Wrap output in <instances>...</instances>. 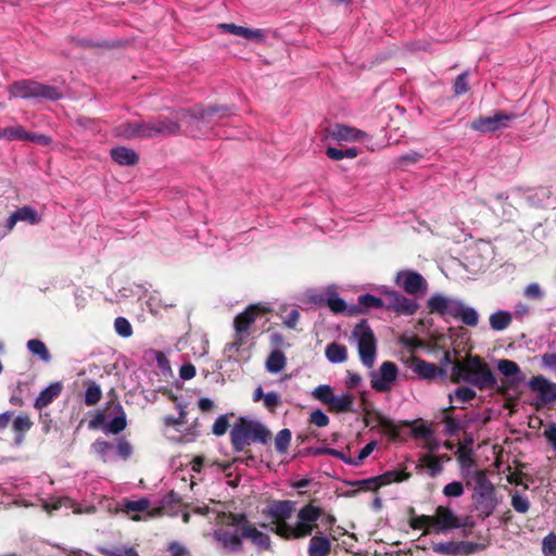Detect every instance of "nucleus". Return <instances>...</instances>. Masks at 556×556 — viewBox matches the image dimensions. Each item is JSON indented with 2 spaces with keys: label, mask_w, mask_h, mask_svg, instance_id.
Returning a JSON list of instances; mask_svg holds the SVG:
<instances>
[{
  "label": "nucleus",
  "mask_w": 556,
  "mask_h": 556,
  "mask_svg": "<svg viewBox=\"0 0 556 556\" xmlns=\"http://www.w3.org/2000/svg\"><path fill=\"white\" fill-rule=\"evenodd\" d=\"M294 511L295 502L293 501L271 502L265 510V515L271 520L269 530L283 540L293 541L306 539L316 530L319 531L317 523L319 519L327 530H331L337 522L334 515L326 513L323 507L315 505L314 501L302 506L296 514V522L290 525L288 520Z\"/></svg>",
  "instance_id": "obj_1"
},
{
  "label": "nucleus",
  "mask_w": 556,
  "mask_h": 556,
  "mask_svg": "<svg viewBox=\"0 0 556 556\" xmlns=\"http://www.w3.org/2000/svg\"><path fill=\"white\" fill-rule=\"evenodd\" d=\"M220 113V116H227L230 114V109L226 106H208L206 109H199L194 112L189 110H181L177 113L176 118L163 117L157 119H138L127 121L114 128L116 137L125 140L132 139H152L155 137H166L179 134L180 122L190 119H201L203 122H210V118L215 114Z\"/></svg>",
  "instance_id": "obj_2"
},
{
  "label": "nucleus",
  "mask_w": 556,
  "mask_h": 556,
  "mask_svg": "<svg viewBox=\"0 0 556 556\" xmlns=\"http://www.w3.org/2000/svg\"><path fill=\"white\" fill-rule=\"evenodd\" d=\"M217 520L223 527L214 531V538L225 549L241 552L243 539H249L258 551L271 548L269 535L257 530L244 513L220 511Z\"/></svg>",
  "instance_id": "obj_3"
},
{
  "label": "nucleus",
  "mask_w": 556,
  "mask_h": 556,
  "mask_svg": "<svg viewBox=\"0 0 556 556\" xmlns=\"http://www.w3.org/2000/svg\"><path fill=\"white\" fill-rule=\"evenodd\" d=\"M451 381L466 382L479 391H495L497 388V378L490 365L481 356L472 354L462 361H454Z\"/></svg>",
  "instance_id": "obj_4"
},
{
  "label": "nucleus",
  "mask_w": 556,
  "mask_h": 556,
  "mask_svg": "<svg viewBox=\"0 0 556 556\" xmlns=\"http://www.w3.org/2000/svg\"><path fill=\"white\" fill-rule=\"evenodd\" d=\"M271 438L270 431L261 422L239 417L230 431V443L235 452H242L252 442L266 444Z\"/></svg>",
  "instance_id": "obj_5"
},
{
  "label": "nucleus",
  "mask_w": 556,
  "mask_h": 556,
  "mask_svg": "<svg viewBox=\"0 0 556 556\" xmlns=\"http://www.w3.org/2000/svg\"><path fill=\"white\" fill-rule=\"evenodd\" d=\"M475 482L476 485L472 494L475 510L479 518L485 519L493 515L498 505L496 490L482 470L476 472Z\"/></svg>",
  "instance_id": "obj_6"
},
{
  "label": "nucleus",
  "mask_w": 556,
  "mask_h": 556,
  "mask_svg": "<svg viewBox=\"0 0 556 556\" xmlns=\"http://www.w3.org/2000/svg\"><path fill=\"white\" fill-rule=\"evenodd\" d=\"M11 97L21 99H45L56 101L62 92L54 86L45 85L31 79H22L12 83L8 88Z\"/></svg>",
  "instance_id": "obj_7"
},
{
  "label": "nucleus",
  "mask_w": 556,
  "mask_h": 556,
  "mask_svg": "<svg viewBox=\"0 0 556 556\" xmlns=\"http://www.w3.org/2000/svg\"><path fill=\"white\" fill-rule=\"evenodd\" d=\"M352 336L357 340V349L362 363L371 368L376 361L377 340L372 329L366 319H362L352 331Z\"/></svg>",
  "instance_id": "obj_8"
},
{
  "label": "nucleus",
  "mask_w": 556,
  "mask_h": 556,
  "mask_svg": "<svg viewBox=\"0 0 556 556\" xmlns=\"http://www.w3.org/2000/svg\"><path fill=\"white\" fill-rule=\"evenodd\" d=\"M268 312L269 308L261 304H250L242 313L238 314L233 319L235 344L241 346L256 318Z\"/></svg>",
  "instance_id": "obj_9"
},
{
  "label": "nucleus",
  "mask_w": 556,
  "mask_h": 556,
  "mask_svg": "<svg viewBox=\"0 0 556 556\" xmlns=\"http://www.w3.org/2000/svg\"><path fill=\"white\" fill-rule=\"evenodd\" d=\"M497 369L505 377L495 388V392L501 395H506L510 390L516 389L526 378L519 365L511 359H500Z\"/></svg>",
  "instance_id": "obj_10"
},
{
  "label": "nucleus",
  "mask_w": 556,
  "mask_h": 556,
  "mask_svg": "<svg viewBox=\"0 0 556 556\" xmlns=\"http://www.w3.org/2000/svg\"><path fill=\"white\" fill-rule=\"evenodd\" d=\"M517 118L515 113L496 111L492 116H479L470 123V128L480 132H495L507 128L508 124Z\"/></svg>",
  "instance_id": "obj_11"
},
{
  "label": "nucleus",
  "mask_w": 556,
  "mask_h": 556,
  "mask_svg": "<svg viewBox=\"0 0 556 556\" xmlns=\"http://www.w3.org/2000/svg\"><path fill=\"white\" fill-rule=\"evenodd\" d=\"M397 374V366L393 362H383L379 367V371L371 374V388L377 392H389L396 380Z\"/></svg>",
  "instance_id": "obj_12"
},
{
  "label": "nucleus",
  "mask_w": 556,
  "mask_h": 556,
  "mask_svg": "<svg viewBox=\"0 0 556 556\" xmlns=\"http://www.w3.org/2000/svg\"><path fill=\"white\" fill-rule=\"evenodd\" d=\"M384 307L392 309L400 315H414L419 305L415 300L408 299L397 291H387L384 293Z\"/></svg>",
  "instance_id": "obj_13"
},
{
  "label": "nucleus",
  "mask_w": 556,
  "mask_h": 556,
  "mask_svg": "<svg viewBox=\"0 0 556 556\" xmlns=\"http://www.w3.org/2000/svg\"><path fill=\"white\" fill-rule=\"evenodd\" d=\"M395 282L408 294L417 295L426 292L428 288L427 280L417 271L402 270L397 273Z\"/></svg>",
  "instance_id": "obj_14"
},
{
  "label": "nucleus",
  "mask_w": 556,
  "mask_h": 556,
  "mask_svg": "<svg viewBox=\"0 0 556 556\" xmlns=\"http://www.w3.org/2000/svg\"><path fill=\"white\" fill-rule=\"evenodd\" d=\"M432 520L434 533H444L453 529H459V518L447 506H437Z\"/></svg>",
  "instance_id": "obj_15"
},
{
  "label": "nucleus",
  "mask_w": 556,
  "mask_h": 556,
  "mask_svg": "<svg viewBox=\"0 0 556 556\" xmlns=\"http://www.w3.org/2000/svg\"><path fill=\"white\" fill-rule=\"evenodd\" d=\"M462 301L451 299L441 294H433L429 298L427 306L430 314H438L440 316L456 317L457 309L460 308Z\"/></svg>",
  "instance_id": "obj_16"
},
{
  "label": "nucleus",
  "mask_w": 556,
  "mask_h": 556,
  "mask_svg": "<svg viewBox=\"0 0 556 556\" xmlns=\"http://www.w3.org/2000/svg\"><path fill=\"white\" fill-rule=\"evenodd\" d=\"M406 364L421 379L432 380L438 377L443 378L446 376L445 369L415 355H412Z\"/></svg>",
  "instance_id": "obj_17"
},
{
  "label": "nucleus",
  "mask_w": 556,
  "mask_h": 556,
  "mask_svg": "<svg viewBox=\"0 0 556 556\" xmlns=\"http://www.w3.org/2000/svg\"><path fill=\"white\" fill-rule=\"evenodd\" d=\"M529 388L538 392L541 401L545 404L556 401V383L542 375L533 376L529 381Z\"/></svg>",
  "instance_id": "obj_18"
},
{
  "label": "nucleus",
  "mask_w": 556,
  "mask_h": 556,
  "mask_svg": "<svg viewBox=\"0 0 556 556\" xmlns=\"http://www.w3.org/2000/svg\"><path fill=\"white\" fill-rule=\"evenodd\" d=\"M112 408L115 417L105 426L104 431L113 434H118L127 427V418L123 406L116 400H111L106 403V409Z\"/></svg>",
  "instance_id": "obj_19"
},
{
  "label": "nucleus",
  "mask_w": 556,
  "mask_h": 556,
  "mask_svg": "<svg viewBox=\"0 0 556 556\" xmlns=\"http://www.w3.org/2000/svg\"><path fill=\"white\" fill-rule=\"evenodd\" d=\"M17 222H25L30 225H37L41 222V217L36 210L28 205H24L13 212L7 220L5 227L11 231Z\"/></svg>",
  "instance_id": "obj_20"
},
{
  "label": "nucleus",
  "mask_w": 556,
  "mask_h": 556,
  "mask_svg": "<svg viewBox=\"0 0 556 556\" xmlns=\"http://www.w3.org/2000/svg\"><path fill=\"white\" fill-rule=\"evenodd\" d=\"M331 553V542L327 535L320 531H315L309 539L307 546L308 556H329Z\"/></svg>",
  "instance_id": "obj_21"
},
{
  "label": "nucleus",
  "mask_w": 556,
  "mask_h": 556,
  "mask_svg": "<svg viewBox=\"0 0 556 556\" xmlns=\"http://www.w3.org/2000/svg\"><path fill=\"white\" fill-rule=\"evenodd\" d=\"M332 139L338 141H361L366 137L365 131L343 124H336L329 130Z\"/></svg>",
  "instance_id": "obj_22"
},
{
  "label": "nucleus",
  "mask_w": 556,
  "mask_h": 556,
  "mask_svg": "<svg viewBox=\"0 0 556 556\" xmlns=\"http://www.w3.org/2000/svg\"><path fill=\"white\" fill-rule=\"evenodd\" d=\"M63 386L61 382H53L45 388L35 400L34 407L42 409L50 405L62 392Z\"/></svg>",
  "instance_id": "obj_23"
},
{
  "label": "nucleus",
  "mask_w": 556,
  "mask_h": 556,
  "mask_svg": "<svg viewBox=\"0 0 556 556\" xmlns=\"http://www.w3.org/2000/svg\"><path fill=\"white\" fill-rule=\"evenodd\" d=\"M110 154L114 162L123 166H132L139 162L136 151L127 147L113 148Z\"/></svg>",
  "instance_id": "obj_24"
},
{
  "label": "nucleus",
  "mask_w": 556,
  "mask_h": 556,
  "mask_svg": "<svg viewBox=\"0 0 556 556\" xmlns=\"http://www.w3.org/2000/svg\"><path fill=\"white\" fill-rule=\"evenodd\" d=\"M354 395L351 393H343L341 395L333 394L332 401L328 405V408L332 413H350L354 412L353 404H354Z\"/></svg>",
  "instance_id": "obj_25"
},
{
  "label": "nucleus",
  "mask_w": 556,
  "mask_h": 556,
  "mask_svg": "<svg viewBox=\"0 0 556 556\" xmlns=\"http://www.w3.org/2000/svg\"><path fill=\"white\" fill-rule=\"evenodd\" d=\"M412 477L410 472H407L405 469H393L383 472L380 476L372 477L369 481L370 483H375V481H380V485H388L391 483H400L408 480Z\"/></svg>",
  "instance_id": "obj_26"
},
{
  "label": "nucleus",
  "mask_w": 556,
  "mask_h": 556,
  "mask_svg": "<svg viewBox=\"0 0 556 556\" xmlns=\"http://www.w3.org/2000/svg\"><path fill=\"white\" fill-rule=\"evenodd\" d=\"M219 27L223 28L226 33L240 36L247 39H260L264 37L263 31L261 29H251L243 26H238L232 23H224L220 24Z\"/></svg>",
  "instance_id": "obj_27"
},
{
  "label": "nucleus",
  "mask_w": 556,
  "mask_h": 556,
  "mask_svg": "<svg viewBox=\"0 0 556 556\" xmlns=\"http://www.w3.org/2000/svg\"><path fill=\"white\" fill-rule=\"evenodd\" d=\"M425 468L428 469V472L431 477L440 475L443 470L440 458L431 454H425L418 460L416 469L421 470Z\"/></svg>",
  "instance_id": "obj_28"
},
{
  "label": "nucleus",
  "mask_w": 556,
  "mask_h": 556,
  "mask_svg": "<svg viewBox=\"0 0 556 556\" xmlns=\"http://www.w3.org/2000/svg\"><path fill=\"white\" fill-rule=\"evenodd\" d=\"M150 502L147 498H140L138 501H126L123 510L135 521L141 520L138 513L148 510Z\"/></svg>",
  "instance_id": "obj_29"
},
{
  "label": "nucleus",
  "mask_w": 556,
  "mask_h": 556,
  "mask_svg": "<svg viewBox=\"0 0 556 556\" xmlns=\"http://www.w3.org/2000/svg\"><path fill=\"white\" fill-rule=\"evenodd\" d=\"M513 321V315L507 311H497L490 315L489 323L490 327L495 331L505 330L510 326Z\"/></svg>",
  "instance_id": "obj_30"
},
{
  "label": "nucleus",
  "mask_w": 556,
  "mask_h": 556,
  "mask_svg": "<svg viewBox=\"0 0 556 556\" xmlns=\"http://www.w3.org/2000/svg\"><path fill=\"white\" fill-rule=\"evenodd\" d=\"M325 353L328 361L334 364L343 363L348 358L346 346L337 342L329 343Z\"/></svg>",
  "instance_id": "obj_31"
},
{
  "label": "nucleus",
  "mask_w": 556,
  "mask_h": 556,
  "mask_svg": "<svg viewBox=\"0 0 556 556\" xmlns=\"http://www.w3.org/2000/svg\"><path fill=\"white\" fill-rule=\"evenodd\" d=\"M33 425V421L27 415H20L13 420L12 428L14 432H16V444H21L24 441V434L30 430Z\"/></svg>",
  "instance_id": "obj_32"
},
{
  "label": "nucleus",
  "mask_w": 556,
  "mask_h": 556,
  "mask_svg": "<svg viewBox=\"0 0 556 556\" xmlns=\"http://www.w3.org/2000/svg\"><path fill=\"white\" fill-rule=\"evenodd\" d=\"M287 363V358L282 351L274 350L266 361V369L271 374L281 371Z\"/></svg>",
  "instance_id": "obj_33"
},
{
  "label": "nucleus",
  "mask_w": 556,
  "mask_h": 556,
  "mask_svg": "<svg viewBox=\"0 0 556 556\" xmlns=\"http://www.w3.org/2000/svg\"><path fill=\"white\" fill-rule=\"evenodd\" d=\"M454 408L453 405H450L442 410V422L445 425V434L448 437L455 435L462 429L459 421L451 414Z\"/></svg>",
  "instance_id": "obj_34"
},
{
  "label": "nucleus",
  "mask_w": 556,
  "mask_h": 556,
  "mask_svg": "<svg viewBox=\"0 0 556 556\" xmlns=\"http://www.w3.org/2000/svg\"><path fill=\"white\" fill-rule=\"evenodd\" d=\"M455 319H460L466 326L476 327L479 323V315L472 307L465 306L460 303V308L457 309Z\"/></svg>",
  "instance_id": "obj_35"
},
{
  "label": "nucleus",
  "mask_w": 556,
  "mask_h": 556,
  "mask_svg": "<svg viewBox=\"0 0 556 556\" xmlns=\"http://www.w3.org/2000/svg\"><path fill=\"white\" fill-rule=\"evenodd\" d=\"M28 131L21 125L10 126L0 128V139L13 141V140H27Z\"/></svg>",
  "instance_id": "obj_36"
},
{
  "label": "nucleus",
  "mask_w": 556,
  "mask_h": 556,
  "mask_svg": "<svg viewBox=\"0 0 556 556\" xmlns=\"http://www.w3.org/2000/svg\"><path fill=\"white\" fill-rule=\"evenodd\" d=\"M408 525L413 530H422L424 534L433 532V520L429 515H417L414 519H408Z\"/></svg>",
  "instance_id": "obj_37"
},
{
  "label": "nucleus",
  "mask_w": 556,
  "mask_h": 556,
  "mask_svg": "<svg viewBox=\"0 0 556 556\" xmlns=\"http://www.w3.org/2000/svg\"><path fill=\"white\" fill-rule=\"evenodd\" d=\"M86 384H87V389L85 391V399H84L85 400V404L87 406H93V405L98 404L99 401L102 397L101 388L93 380H88L86 382Z\"/></svg>",
  "instance_id": "obj_38"
},
{
  "label": "nucleus",
  "mask_w": 556,
  "mask_h": 556,
  "mask_svg": "<svg viewBox=\"0 0 556 556\" xmlns=\"http://www.w3.org/2000/svg\"><path fill=\"white\" fill-rule=\"evenodd\" d=\"M27 349L34 355H38L40 359L48 363L51 361V354L47 349L46 344L39 339H30L27 342Z\"/></svg>",
  "instance_id": "obj_39"
},
{
  "label": "nucleus",
  "mask_w": 556,
  "mask_h": 556,
  "mask_svg": "<svg viewBox=\"0 0 556 556\" xmlns=\"http://www.w3.org/2000/svg\"><path fill=\"white\" fill-rule=\"evenodd\" d=\"M374 415H375V419L376 421L378 422V425L389 434L391 435L393 439H396L399 437V432H400V429L399 427L394 424L393 420H391L390 418L383 416L381 413L379 412H374Z\"/></svg>",
  "instance_id": "obj_40"
},
{
  "label": "nucleus",
  "mask_w": 556,
  "mask_h": 556,
  "mask_svg": "<svg viewBox=\"0 0 556 556\" xmlns=\"http://www.w3.org/2000/svg\"><path fill=\"white\" fill-rule=\"evenodd\" d=\"M486 548V544L476 543L469 541H457V556L463 555H471L477 552L484 551Z\"/></svg>",
  "instance_id": "obj_41"
},
{
  "label": "nucleus",
  "mask_w": 556,
  "mask_h": 556,
  "mask_svg": "<svg viewBox=\"0 0 556 556\" xmlns=\"http://www.w3.org/2000/svg\"><path fill=\"white\" fill-rule=\"evenodd\" d=\"M99 553L103 556H139L134 547L126 546L100 547Z\"/></svg>",
  "instance_id": "obj_42"
},
{
  "label": "nucleus",
  "mask_w": 556,
  "mask_h": 556,
  "mask_svg": "<svg viewBox=\"0 0 556 556\" xmlns=\"http://www.w3.org/2000/svg\"><path fill=\"white\" fill-rule=\"evenodd\" d=\"M333 394H334V392H333L332 388L328 384H320V386L316 387L314 389V391L312 392V395L314 396V399L318 400L320 403H323L327 406L332 401Z\"/></svg>",
  "instance_id": "obj_43"
},
{
  "label": "nucleus",
  "mask_w": 556,
  "mask_h": 556,
  "mask_svg": "<svg viewBox=\"0 0 556 556\" xmlns=\"http://www.w3.org/2000/svg\"><path fill=\"white\" fill-rule=\"evenodd\" d=\"M358 304L364 308H382L384 307V300L372 295L370 293L361 294L358 296Z\"/></svg>",
  "instance_id": "obj_44"
},
{
  "label": "nucleus",
  "mask_w": 556,
  "mask_h": 556,
  "mask_svg": "<svg viewBox=\"0 0 556 556\" xmlns=\"http://www.w3.org/2000/svg\"><path fill=\"white\" fill-rule=\"evenodd\" d=\"M424 159V154L417 151H409L395 160V165L405 168L408 165L418 163Z\"/></svg>",
  "instance_id": "obj_45"
},
{
  "label": "nucleus",
  "mask_w": 556,
  "mask_h": 556,
  "mask_svg": "<svg viewBox=\"0 0 556 556\" xmlns=\"http://www.w3.org/2000/svg\"><path fill=\"white\" fill-rule=\"evenodd\" d=\"M432 551L440 555L457 556V541L434 543Z\"/></svg>",
  "instance_id": "obj_46"
},
{
  "label": "nucleus",
  "mask_w": 556,
  "mask_h": 556,
  "mask_svg": "<svg viewBox=\"0 0 556 556\" xmlns=\"http://www.w3.org/2000/svg\"><path fill=\"white\" fill-rule=\"evenodd\" d=\"M326 305L333 312L334 314L344 313L348 308V305L343 299L338 296L336 292L330 293L326 299Z\"/></svg>",
  "instance_id": "obj_47"
},
{
  "label": "nucleus",
  "mask_w": 556,
  "mask_h": 556,
  "mask_svg": "<svg viewBox=\"0 0 556 556\" xmlns=\"http://www.w3.org/2000/svg\"><path fill=\"white\" fill-rule=\"evenodd\" d=\"M291 431L289 429L280 430L275 438V447L279 453H286L291 441Z\"/></svg>",
  "instance_id": "obj_48"
},
{
  "label": "nucleus",
  "mask_w": 556,
  "mask_h": 556,
  "mask_svg": "<svg viewBox=\"0 0 556 556\" xmlns=\"http://www.w3.org/2000/svg\"><path fill=\"white\" fill-rule=\"evenodd\" d=\"M181 503V496L175 492H168L161 501V506L157 508L159 511L168 513L169 508H173Z\"/></svg>",
  "instance_id": "obj_49"
},
{
  "label": "nucleus",
  "mask_w": 556,
  "mask_h": 556,
  "mask_svg": "<svg viewBox=\"0 0 556 556\" xmlns=\"http://www.w3.org/2000/svg\"><path fill=\"white\" fill-rule=\"evenodd\" d=\"M91 448L103 462H106L108 455L113 448V444L108 441L98 439L92 443Z\"/></svg>",
  "instance_id": "obj_50"
},
{
  "label": "nucleus",
  "mask_w": 556,
  "mask_h": 556,
  "mask_svg": "<svg viewBox=\"0 0 556 556\" xmlns=\"http://www.w3.org/2000/svg\"><path fill=\"white\" fill-rule=\"evenodd\" d=\"M116 453L117 456L124 460H127L132 454V446L124 437L117 440Z\"/></svg>",
  "instance_id": "obj_51"
},
{
  "label": "nucleus",
  "mask_w": 556,
  "mask_h": 556,
  "mask_svg": "<svg viewBox=\"0 0 556 556\" xmlns=\"http://www.w3.org/2000/svg\"><path fill=\"white\" fill-rule=\"evenodd\" d=\"M468 76V72H463L456 77L453 86L455 94L460 96L469 91Z\"/></svg>",
  "instance_id": "obj_52"
},
{
  "label": "nucleus",
  "mask_w": 556,
  "mask_h": 556,
  "mask_svg": "<svg viewBox=\"0 0 556 556\" xmlns=\"http://www.w3.org/2000/svg\"><path fill=\"white\" fill-rule=\"evenodd\" d=\"M115 331L124 337L128 338L132 334V327L125 317H117L114 321Z\"/></svg>",
  "instance_id": "obj_53"
},
{
  "label": "nucleus",
  "mask_w": 556,
  "mask_h": 556,
  "mask_svg": "<svg viewBox=\"0 0 556 556\" xmlns=\"http://www.w3.org/2000/svg\"><path fill=\"white\" fill-rule=\"evenodd\" d=\"M542 552L544 556H556V534L549 533L542 541Z\"/></svg>",
  "instance_id": "obj_54"
},
{
  "label": "nucleus",
  "mask_w": 556,
  "mask_h": 556,
  "mask_svg": "<svg viewBox=\"0 0 556 556\" xmlns=\"http://www.w3.org/2000/svg\"><path fill=\"white\" fill-rule=\"evenodd\" d=\"M442 492L446 497H459L464 494V485L459 481H453L447 483Z\"/></svg>",
  "instance_id": "obj_55"
},
{
  "label": "nucleus",
  "mask_w": 556,
  "mask_h": 556,
  "mask_svg": "<svg viewBox=\"0 0 556 556\" xmlns=\"http://www.w3.org/2000/svg\"><path fill=\"white\" fill-rule=\"evenodd\" d=\"M511 506L518 513L525 514L530 508V502L527 497H523L517 493L511 496Z\"/></svg>",
  "instance_id": "obj_56"
},
{
  "label": "nucleus",
  "mask_w": 556,
  "mask_h": 556,
  "mask_svg": "<svg viewBox=\"0 0 556 556\" xmlns=\"http://www.w3.org/2000/svg\"><path fill=\"white\" fill-rule=\"evenodd\" d=\"M477 396V393L473 389L469 387H460L455 390V397L456 400L468 403L472 401Z\"/></svg>",
  "instance_id": "obj_57"
},
{
  "label": "nucleus",
  "mask_w": 556,
  "mask_h": 556,
  "mask_svg": "<svg viewBox=\"0 0 556 556\" xmlns=\"http://www.w3.org/2000/svg\"><path fill=\"white\" fill-rule=\"evenodd\" d=\"M229 428V421L227 415H220L214 422L212 431L215 435H224Z\"/></svg>",
  "instance_id": "obj_58"
},
{
  "label": "nucleus",
  "mask_w": 556,
  "mask_h": 556,
  "mask_svg": "<svg viewBox=\"0 0 556 556\" xmlns=\"http://www.w3.org/2000/svg\"><path fill=\"white\" fill-rule=\"evenodd\" d=\"M177 407L179 408V416H175V417L166 416L164 418V424L166 426L175 427V426L184 425L186 422V416H187L186 410L184 409L181 404H178Z\"/></svg>",
  "instance_id": "obj_59"
},
{
  "label": "nucleus",
  "mask_w": 556,
  "mask_h": 556,
  "mask_svg": "<svg viewBox=\"0 0 556 556\" xmlns=\"http://www.w3.org/2000/svg\"><path fill=\"white\" fill-rule=\"evenodd\" d=\"M377 443L371 441L367 443L358 453L357 457L354 458V466H359L372 453Z\"/></svg>",
  "instance_id": "obj_60"
},
{
  "label": "nucleus",
  "mask_w": 556,
  "mask_h": 556,
  "mask_svg": "<svg viewBox=\"0 0 556 556\" xmlns=\"http://www.w3.org/2000/svg\"><path fill=\"white\" fill-rule=\"evenodd\" d=\"M30 142H35L39 146L47 147L52 142L51 137L45 134L29 132L27 134V140Z\"/></svg>",
  "instance_id": "obj_61"
},
{
  "label": "nucleus",
  "mask_w": 556,
  "mask_h": 556,
  "mask_svg": "<svg viewBox=\"0 0 556 556\" xmlns=\"http://www.w3.org/2000/svg\"><path fill=\"white\" fill-rule=\"evenodd\" d=\"M281 404V396L277 392H268L264 396V405L274 410L277 406Z\"/></svg>",
  "instance_id": "obj_62"
},
{
  "label": "nucleus",
  "mask_w": 556,
  "mask_h": 556,
  "mask_svg": "<svg viewBox=\"0 0 556 556\" xmlns=\"http://www.w3.org/2000/svg\"><path fill=\"white\" fill-rule=\"evenodd\" d=\"M311 422L317 427H326L329 424V417L320 409H316L311 414Z\"/></svg>",
  "instance_id": "obj_63"
},
{
  "label": "nucleus",
  "mask_w": 556,
  "mask_h": 556,
  "mask_svg": "<svg viewBox=\"0 0 556 556\" xmlns=\"http://www.w3.org/2000/svg\"><path fill=\"white\" fill-rule=\"evenodd\" d=\"M546 441L556 451V422H551L543 433Z\"/></svg>",
  "instance_id": "obj_64"
}]
</instances>
